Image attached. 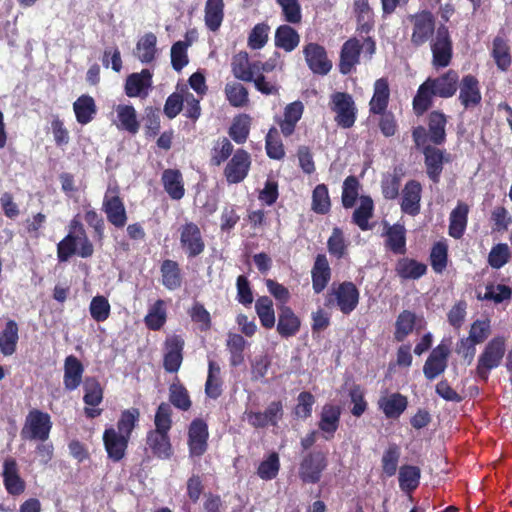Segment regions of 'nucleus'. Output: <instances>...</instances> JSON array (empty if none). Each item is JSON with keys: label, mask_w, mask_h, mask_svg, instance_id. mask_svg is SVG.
Returning <instances> with one entry per match:
<instances>
[{"label": "nucleus", "mask_w": 512, "mask_h": 512, "mask_svg": "<svg viewBox=\"0 0 512 512\" xmlns=\"http://www.w3.org/2000/svg\"><path fill=\"white\" fill-rule=\"evenodd\" d=\"M300 43L298 32L289 25H280L275 31V46L286 52L293 51Z\"/></svg>", "instance_id": "obj_44"}, {"label": "nucleus", "mask_w": 512, "mask_h": 512, "mask_svg": "<svg viewBox=\"0 0 512 512\" xmlns=\"http://www.w3.org/2000/svg\"><path fill=\"white\" fill-rule=\"evenodd\" d=\"M2 477L4 487L9 495L19 496L25 491L26 483L19 474L15 458L8 457L4 460Z\"/></svg>", "instance_id": "obj_17"}, {"label": "nucleus", "mask_w": 512, "mask_h": 512, "mask_svg": "<svg viewBox=\"0 0 512 512\" xmlns=\"http://www.w3.org/2000/svg\"><path fill=\"white\" fill-rule=\"evenodd\" d=\"M255 310L263 327L270 329L275 325L273 302L268 296L256 300Z\"/></svg>", "instance_id": "obj_50"}, {"label": "nucleus", "mask_w": 512, "mask_h": 512, "mask_svg": "<svg viewBox=\"0 0 512 512\" xmlns=\"http://www.w3.org/2000/svg\"><path fill=\"white\" fill-rule=\"evenodd\" d=\"M161 183L170 199L179 201L185 195L184 179L179 169L168 168L162 172Z\"/></svg>", "instance_id": "obj_25"}, {"label": "nucleus", "mask_w": 512, "mask_h": 512, "mask_svg": "<svg viewBox=\"0 0 512 512\" xmlns=\"http://www.w3.org/2000/svg\"><path fill=\"white\" fill-rule=\"evenodd\" d=\"M231 68L237 79L251 82L260 73V62H250L248 53L241 51L233 57Z\"/></svg>", "instance_id": "obj_23"}, {"label": "nucleus", "mask_w": 512, "mask_h": 512, "mask_svg": "<svg viewBox=\"0 0 512 512\" xmlns=\"http://www.w3.org/2000/svg\"><path fill=\"white\" fill-rule=\"evenodd\" d=\"M449 354V345L443 342L432 350L423 367L426 378L434 379L445 371Z\"/></svg>", "instance_id": "obj_20"}, {"label": "nucleus", "mask_w": 512, "mask_h": 512, "mask_svg": "<svg viewBox=\"0 0 512 512\" xmlns=\"http://www.w3.org/2000/svg\"><path fill=\"white\" fill-rule=\"evenodd\" d=\"M191 41H177L171 47V65L173 69L180 72L189 62L187 49Z\"/></svg>", "instance_id": "obj_60"}, {"label": "nucleus", "mask_w": 512, "mask_h": 512, "mask_svg": "<svg viewBox=\"0 0 512 512\" xmlns=\"http://www.w3.org/2000/svg\"><path fill=\"white\" fill-rule=\"evenodd\" d=\"M304 111L302 102L295 101L288 104L284 110L283 119L279 121L281 133L288 137L295 131L297 122L301 119Z\"/></svg>", "instance_id": "obj_37"}, {"label": "nucleus", "mask_w": 512, "mask_h": 512, "mask_svg": "<svg viewBox=\"0 0 512 512\" xmlns=\"http://www.w3.org/2000/svg\"><path fill=\"white\" fill-rule=\"evenodd\" d=\"M89 312L92 319L96 322L106 321L111 313V306L108 299L102 295L93 297L90 302Z\"/></svg>", "instance_id": "obj_61"}, {"label": "nucleus", "mask_w": 512, "mask_h": 512, "mask_svg": "<svg viewBox=\"0 0 512 512\" xmlns=\"http://www.w3.org/2000/svg\"><path fill=\"white\" fill-rule=\"evenodd\" d=\"M424 155L427 174L434 182H437L442 172L443 152L438 148L428 146L424 149Z\"/></svg>", "instance_id": "obj_45"}, {"label": "nucleus", "mask_w": 512, "mask_h": 512, "mask_svg": "<svg viewBox=\"0 0 512 512\" xmlns=\"http://www.w3.org/2000/svg\"><path fill=\"white\" fill-rule=\"evenodd\" d=\"M157 37L154 33H145L137 42L135 47V56L145 64L153 62L156 58Z\"/></svg>", "instance_id": "obj_43"}, {"label": "nucleus", "mask_w": 512, "mask_h": 512, "mask_svg": "<svg viewBox=\"0 0 512 512\" xmlns=\"http://www.w3.org/2000/svg\"><path fill=\"white\" fill-rule=\"evenodd\" d=\"M146 449L161 460L170 459L173 455V447L169 432L149 430L146 434Z\"/></svg>", "instance_id": "obj_16"}, {"label": "nucleus", "mask_w": 512, "mask_h": 512, "mask_svg": "<svg viewBox=\"0 0 512 512\" xmlns=\"http://www.w3.org/2000/svg\"><path fill=\"white\" fill-rule=\"evenodd\" d=\"M18 341L19 326L15 320L9 319L0 332V352L4 356L13 355L17 350Z\"/></svg>", "instance_id": "obj_32"}, {"label": "nucleus", "mask_w": 512, "mask_h": 512, "mask_svg": "<svg viewBox=\"0 0 512 512\" xmlns=\"http://www.w3.org/2000/svg\"><path fill=\"white\" fill-rule=\"evenodd\" d=\"M102 440L110 460L119 462L125 457L130 441L129 438L116 432V429L111 426L104 430Z\"/></svg>", "instance_id": "obj_13"}, {"label": "nucleus", "mask_w": 512, "mask_h": 512, "mask_svg": "<svg viewBox=\"0 0 512 512\" xmlns=\"http://www.w3.org/2000/svg\"><path fill=\"white\" fill-rule=\"evenodd\" d=\"M359 291L354 283L343 282L333 285L328 304L336 305L343 314H350L358 305Z\"/></svg>", "instance_id": "obj_6"}, {"label": "nucleus", "mask_w": 512, "mask_h": 512, "mask_svg": "<svg viewBox=\"0 0 512 512\" xmlns=\"http://www.w3.org/2000/svg\"><path fill=\"white\" fill-rule=\"evenodd\" d=\"M162 285L168 290H176L182 286L183 276L178 262L165 259L160 266Z\"/></svg>", "instance_id": "obj_33"}, {"label": "nucleus", "mask_w": 512, "mask_h": 512, "mask_svg": "<svg viewBox=\"0 0 512 512\" xmlns=\"http://www.w3.org/2000/svg\"><path fill=\"white\" fill-rule=\"evenodd\" d=\"M173 425L172 408L169 403L161 402L155 412L153 431L170 432Z\"/></svg>", "instance_id": "obj_59"}, {"label": "nucleus", "mask_w": 512, "mask_h": 512, "mask_svg": "<svg viewBox=\"0 0 512 512\" xmlns=\"http://www.w3.org/2000/svg\"><path fill=\"white\" fill-rule=\"evenodd\" d=\"M390 90L388 81L380 78L374 83V93L369 103L370 112L383 114L388 106Z\"/></svg>", "instance_id": "obj_38"}, {"label": "nucleus", "mask_w": 512, "mask_h": 512, "mask_svg": "<svg viewBox=\"0 0 512 512\" xmlns=\"http://www.w3.org/2000/svg\"><path fill=\"white\" fill-rule=\"evenodd\" d=\"M251 125V118L246 114H240L234 118L229 129L230 137L236 143H244L248 138Z\"/></svg>", "instance_id": "obj_56"}, {"label": "nucleus", "mask_w": 512, "mask_h": 512, "mask_svg": "<svg viewBox=\"0 0 512 512\" xmlns=\"http://www.w3.org/2000/svg\"><path fill=\"white\" fill-rule=\"evenodd\" d=\"M279 318L277 324L278 333L285 338L296 335L300 329V319L292 309L286 305L279 306Z\"/></svg>", "instance_id": "obj_34"}, {"label": "nucleus", "mask_w": 512, "mask_h": 512, "mask_svg": "<svg viewBox=\"0 0 512 512\" xmlns=\"http://www.w3.org/2000/svg\"><path fill=\"white\" fill-rule=\"evenodd\" d=\"M73 110L77 122L81 125L90 123L97 113L95 100L89 95H81L78 97L73 103Z\"/></svg>", "instance_id": "obj_42"}, {"label": "nucleus", "mask_w": 512, "mask_h": 512, "mask_svg": "<svg viewBox=\"0 0 512 512\" xmlns=\"http://www.w3.org/2000/svg\"><path fill=\"white\" fill-rule=\"evenodd\" d=\"M340 416V406L333 404H325L322 407L320 421L318 425L321 431H323L326 434V439L332 438L334 433L338 429Z\"/></svg>", "instance_id": "obj_31"}, {"label": "nucleus", "mask_w": 512, "mask_h": 512, "mask_svg": "<svg viewBox=\"0 0 512 512\" xmlns=\"http://www.w3.org/2000/svg\"><path fill=\"white\" fill-rule=\"evenodd\" d=\"M491 334V323L490 320L478 319L471 324L469 335L466 339H462V346H466L467 343L481 344Z\"/></svg>", "instance_id": "obj_46"}, {"label": "nucleus", "mask_w": 512, "mask_h": 512, "mask_svg": "<svg viewBox=\"0 0 512 512\" xmlns=\"http://www.w3.org/2000/svg\"><path fill=\"white\" fill-rule=\"evenodd\" d=\"M311 273L313 289L316 293H320L326 287L331 277V270L325 255H317Z\"/></svg>", "instance_id": "obj_41"}, {"label": "nucleus", "mask_w": 512, "mask_h": 512, "mask_svg": "<svg viewBox=\"0 0 512 512\" xmlns=\"http://www.w3.org/2000/svg\"><path fill=\"white\" fill-rule=\"evenodd\" d=\"M447 123L446 116L439 112L433 111L429 115V138L435 144L444 142L446 133L445 126Z\"/></svg>", "instance_id": "obj_49"}, {"label": "nucleus", "mask_w": 512, "mask_h": 512, "mask_svg": "<svg viewBox=\"0 0 512 512\" xmlns=\"http://www.w3.org/2000/svg\"><path fill=\"white\" fill-rule=\"evenodd\" d=\"M221 369L214 361H209L208 376L205 383V393L209 398L216 399L222 393L220 378Z\"/></svg>", "instance_id": "obj_53"}, {"label": "nucleus", "mask_w": 512, "mask_h": 512, "mask_svg": "<svg viewBox=\"0 0 512 512\" xmlns=\"http://www.w3.org/2000/svg\"><path fill=\"white\" fill-rule=\"evenodd\" d=\"M163 367L166 372L176 373L183 361L184 341L178 336H170L164 342Z\"/></svg>", "instance_id": "obj_15"}, {"label": "nucleus", "mask_w": 512, "mask_h": 512, "mask_svg": "<svg viewBox=\"0 0 512 512\" xmlns=\"http://www.w3.org/2000/svg\"><path fill=\"white\" fill-rule=\"evenodd\" d=\"M169 404L181 411H188L192 406V400L187 388L183 385L180 378L175 376L169 385Z\"/></svg>", "instance_id": "obj_35"}, {"label": "nucleus", "mask_w": 512, "mask_h": 512, "mask_svg": "<svg viewBox=\"0 0 512 512\" xmlns=\"http://www.w3.org/2000/svg\"><path fill=\"white\" fill-rule=\"evenodd\" d=\"M83 402L86 407L84 414L89 419H94L102 414V409L97 408L103 401V388L96 377H86L83 383Z\"/></svg>", "instance_id": "obj_10"}, {"label": "nucleus", "mask_w": 512, "mask_h": 512, "mask_svg": "<svg viewBox=\"0 0 512 512\" xmlns=\"http://www.w3.org/2000/svg\"><path fill=\"white\" fill-rule=\"evenodd\" d=\"M433 54L432 64L436 68H444L450 64L452 58V42L446 26L437 29L436 37L431 43Z\"/></svg>", "instance_id": "obj_11"}, {"label": "nucleus", "mask_w": 512, "mask_h": 512, "mask_svg": "<svg viewBox=\"0 0 512 512\" xmlns=\"http://www.w3.org/2000/svg\"><path fill=\"white\" fill-rule=\"evenodd\" d=\"M459 101L465 108L475 107L481 101L479 81L473 75H466L458 83Z\"/></svg>", "instance_id": "obj_29"}, {"label": "nucleus", "mask_w": 512, "mask_h": 512, "mask_svg": "<svg viewBox=\"0 0 512 512\" xmlns=\"http://www.w3.org/2000/svg\"><path fill=\"white\" fill-rule=\"evenodd\" d=\"M84 365L74 355H69L64 360L63 385L65 390L74 391L82 383Z\"/></svg>", "instance_id": "obj_26"}, {"label": "nucleus", "mask_w": 512, "mask_h": 512, "mask_svg": "<svg viewBox=\"0 0 512 512\" xmlns=\"http://www.w3.org/2000/svg\"><path fill=\"white\" fill-rule=\"evenodd\" d=\"M223 19V0H207L205 6V23L211 31L220 28Z\"/></svg>", "instance_id": "obj_51"}, {"label": "nucleus", "mask_w": 512, "mask_h": 512, "mask_svg": "<svg viewBox=\"0 0 512 512\" xmlns=\"http://www.w3.org/2000/svg\"><path fill=\"white\" fill-rule=\"evenodd\" d=\"M374 204L369 196L360 197V205L353 213V222L361 229H369V219L373 215Z\"/></svg>", "instance_id": "obj_52"}, {"label": "nucleus", "mask_w": 512, "mask_h": 512, "mask_svg": "<svg viewBox=\"0 0 512 512\" xmlns=\"http://www.w3.org/2000/svg\"><path fill=\"white\" fill-rule=\"evenodd\" d=\"M459 75L454 70H448L436 78H427L418 88L413 99V109L416 114L422 115L433 102L434 97L450 98L457 91Z\"/></svg>", "instance_id": "obj_1"}, {"label": "nucleus", "mask_w": 512, "mask_h": 512, "mask_svg": "<svg viewBox=\"0 0 512 512\" xmlns=\"http://www.w3.org/2000/svg\"><path fill=\"white\" fill-rule=\"evenodd\" d=\"M311 208L317 214H327L330 211L331 200L325 184H319L314 188Z\"/></svg>", "instance_id": "obj_57"}, {"label": "nucleus", "mask_w": 512, "mask_h": 512, "mask_svg": "<svg viewBox=\"0 0 512 512\" xmlns=\"http://www.w3.org/2000/svg\"><path fill=\"white\" fill-rule=\"evenodd\" d=\"M361 51L369 59L376 51V44L370 37L364 38L362 41L357 38L348 39L341 48L339 70L346 75L351 73L360 61Z\"/></svg>", "instance_id": "obj_3"}, {"label": "nucleus", "mask_w": 512, "mask_h": 512, "mask_svg": "<svg viewBox=\"0 0 512 512\" xmlns=\"http://www.w3.org/2000/svg\"><path fill=\"white\" fill-rule=\"evenodd\" d=\"M208 427L199 418L194 419L188 430V446L191 456H201L207 450Z\"/></svg>", "instance_id": "obj_18"}, {"label": "nucleus", "mask_w": 512, "mask_h": 512, "mask_svg": "<svg viewBox=\"0 0 512 512\" xmlns=\"http://www.w3.org/2000/svg\"><path fill=\"white\" fill-rule=\"evenodd\" d=\"M327 466L328 460L324 452H310L300 463L299 477L304 483L315 484L320 481L322 472Z\"/></svg>", "instance_id": "obj_8"}, {"label": "nucleus", "mask_w": 512, "mask_h": 512, "mask_svg": "<svg viewBox=\"0 0 512 512\" xmlns=\"http://www.w3.org/2000/svg\"><path fill=\"white\" fill-rule=\"evenodd\" d=\"M102 209L106 214L107 220L116 228H123L127 223V212L125 205L118 195L105 196Z\"/></svg>", "instance_id": "obj_24"}, {"label": "nucleus", "mask_w": 512, "mask_h": 512, "mask_svg": "<svg viewBox=\"0 0 512 512\" xmlns=\"http://www.w3.org/2000/svg\"><path fill=\"white\" fill-rule=\"evenodd\" d=\"M469 206L463 202H459L450 213L449 218V235L455 239L463 236L468 221Z\"/></svg>", "instance_id": "obj_39"}, {"label": "nucleus", "mask_w": 512, "mask_h": 512, "mask_svg": "<svg viewBox=\"0 0 512 512\" xmlns=\"http://www.w3.org/2000/svg\"><path fill=\"white\" fill-rule=\"evenodd\" d=\"M180 231V245L188 258L200 255L205 248L200 228L193 222L182 225Z\"/></svg>", "instance_id": "obj_12"}, {"label": "nucleus", "mask_w": 512, "mask_h": 512, "mask_svg": "<svg viewBox=\"0 0 512 512\" xmlns=\"http://www.w3.org/2000/svg\"><path fill=\"white\" fill-rule=\"evenodd\" d=\"M360 183L355 176L347 177L342 187V204L345 208H352L359 194Z\"/></svg>", "instance_id": "obj_64"}, {"label": "nucleus", "mask_w": 512, "mask_h": 512, "mask_svg": "<svg viewBox=\"0 0 512 512\" xmlns=\"http://www.w3.org/2000/svg\"><path fill=\"white\" fill-rule=\"evenodd\" d=\"M270 26L267 23L256 24L248 36V47L253 50L263 48L269 38Z\"/></svg>", "instance_id": "obj_63"}, {"label": "nucleus", "mask_w": 512, "mask_h": 512, "mask_svg": "<svg viewBox=\"0 0 512 512\" xmlns=\"http://www.w3.org/2000/svg\"><path fill=\"white\" fill-rule=\"evenodd\" d=\"M167 321L166 302L163 299H157L149 306L148 312L144 317V324L151 331H159Z\"/></svg>", "instance_id": "obj_36"}, {"label": "nucleus", "mask_w": 512, "mask_h": 512, "mask_svg": "<svg viewBox=\"0 0 512 512\" xmlns=\"http://www.w3.org/2000/svg\"><path fill=\"white\" fill-rule=\"evenodd\" d=\"M407 398L400 393H384L378 400L379 409L387 418H398L407 408Z\"/></svg>", "instance_id": "obj_28"}, {"label": "nucleus", "mask_w": 512, "mask_h": 512, "mask_svg": "<svg viewBox=\"0 0 512 512\" xmlns=\"http://www.w3.org/2000/svg\"><path fill=\"white\" fill-rule=\"evenodd\" d=\"M420 469L416 466L405 465L399 470V486L405 492L415 490L419 485Z\"/></svg>", "instance_id": "obj_55"}, {"label": "nucleus", "mask_w": 512, "mask_h": 512, "mask_svg": "<svg viewBox=\"0 0 512 512\" xmlns=\"http://www.w3.org/2000/svg\"><path fill=\"white\" fill-rule=\"evenodd\" d=\"M94 254V245L90 239L83 240L78 235L67 234L57 243V259L59 263L68 262L74 255L90 258Z\"/></svg>", "instance_id": "obj_5"}, {"label": "nucleus", "mask_w": 512, "mask_h": 512, "mask_svg": "<svg viewBox=\"0 0 512 512\" xmlns=\"http://www.w3.org/2000/svg\"><path fill=\"white\" fill-rule=\"evenodd\" d=\"M266 152L271 159L281 160L285 156V149L276 128H271L266 135Z\"/></svg>", "instance_id": "obj_62"}, {"label": "nucleus", "mask_w": 512, "mask_h": 512, "mask_svg": "<svg viewBox=\"0 0 512 512\" xmlns=\"http://www.w3.org/2000/svg\"><path fill=\"white\" fill-rule=\"evenodd\" d=\"M426 270L425 264L409 258H402L396 264L397 274L404 279H418Z\"/></svg>", "instance_id": "obj_47"}, {"label": "nucleus", "mask_w": 512, "mask_h": 512, "mask_svg": "<svg viewBox=\"0 0 512 512\" xmlns=\"http://www.w3.org/2000/svg\"><path fill=\"white\" fill-rule=\"evenodd\" d=\"M52 427L53 422L50 414L33 408L29 410L25 417L20 436L24 441H48Z\"/></svg>", "instance_id": "obj_4"}, {"label": "nucleus", "mask_w": 512, "mask_h": 512, "mask_svg": "<svg viewBox=\"0 0 512 512\" xmlns=\"http://www.w3.org/2000/svg\"><path fill=\"white\" fill-rule=\"evenodd\" d=\"M250 156L244 150H239L226 166V180L231 183L241 182L248 173Z\"/></svg>", "instance_id": "obj_30"}, {"label": "nucleus", "mask_w": 512, "mask_h": 512, "mask_svg": "<svg viewBox=\"0 0 512 512\" xmlns=\"http://www.w3.org/2000/svg\"><path fill=\"white\" fill-rule=\"evenodd\" d=\"M152 76L149 69L128 75L124 85L125 94L130 98H146L152 87Z\"/></svg>", "instance_id": "obj_19"}, {"label": "nucleus", "mask_w": 512, "mask_h": 512, "mask_svg": "<svg viewBox=\"0 0 512 512\" xmlns=\"http://www.w3.org/2000/svg\"><path fill=\"white\" fill-rule=\"evenodd\" d=\"M116 118L112 123L118 130L126 131L131 135H136L140 129V122L137 118V111L132 104H118L114 108Z\"/></svg>", "instance_id": "obj_21"}, {"label": "nucleus", "mask_w": 512, "mask_h": 512, "mask_svg": "<svg viewBox=\"0 0 512 512\" xmlns=\"http://www.w3.org/2000/svg\"><path fill=\"white\" fill-rule=\"evenodd\" d=\"M283 416V407L280 401L272 402L264 412L247 413L248 422L254 427L276 425Z\"/></svg>", "instance_id": "obj_27"}, {"label": "nucleus", "mask_w": 512, "mask_h": 512, "mask_svg": "<svg viewBox=\"0 0 512 512\" xmlns=\"http://www.w3.org/2000/svg\"><path fill=\"white\" fill-rule=\"evenodd\" d=\"M422 186L416 180L408 181L401 193L400 207L403 213L416 216L420 212Z\"/></svg>", "instance_id": "obj_22"}, {"label": "nucleus", "mask_w": 512, "mask_h": 512, "mask_svg": "<svg viewBox=\"0 0 512 512\" xmlns=\"http://www.w3.org/2000/svg\"><path fill=\"white\" fill-rule=\"evenodd\" d=\"M411 24V43L415 46L425 44L435 31V19L431 12L421 11L408 18Z\"/></svg>", "instance_id": "obj_9"}, {"label": "nucleus", "mask_w": 512, "mask_h": 512, "mask_svg": "<svg viewBox=\"0 0 512 512\" xmlns=\"http://www.w3.org/2000/svg\"><path fill=\"white\" fill-rule=\"evenodd\" d=\"M385 244L395 254H404L406 251V229L401 224L385 226Z\"/></svg>", "instance_id": "obj_40"}, {"label": "nucleus", "mask_w": 512, "mask_h": 512, "mask_svg": "<svg viewBox=\"0 0 512 512\" xmlns=\"http://www.w3.org/2000/svg\"><path fill=\"white\" fill-rule=\"evenodd\" d=\"M226 345L231 354V364L234 366L242 364L244 361V350L247 346V342L244 340V338L239 334L230 333L228 335Z\"/></svg>", "instance_id": "obj_58"}, {"label": "nucleus", "mask_w": 512, "mask_h": 512, "mask_svg": "<svg viewBox=\"0 0 512 512\" xmlns=\"http://www.w3.org/2000/svg\"><path fill=\"white\" fill-rule=\"evenodd\" d=\"M507 339L498 335L490 339L478 356L475 374L483 381H487L490 372L498 368L506 353Z\"/></svg>", "instance_id": "obj_2"}, {"label": "nucleus", "mask_w": 512, "mask_h": 512, "mask_svg": "<svg viewBox=\"0 0 512 512\" xmlns=\"http://www.w3.org/2000/svg\"><path fill=\"white\" fill-rule=\"evenodd\" d=\"M331 110L335 113V122L342 128H350L356 121L357 108L352 97L343 92L331 96Z\"/></svg>", "instance_id": "obj_7"}, {"label": "nucleus", "mask_w": 512, "mask_h": 512, "mask_svg": "<svg viewBox=\"0 0 512 512\" xmlns=\"http://www.w3.org/2000/svg\"><path fill=\"white\" fill-rule=\"evenodd\" d=\"M303 53L308 67L316 74L326 75L332 68V62L328 59L326 50L317 43H308L304 46Z\"/></svg>", "instance_id": "obj_14"}, {"label": "nucleus", "mask_w": 512, "mask_h": 512, "mask_svg": "<svg viewBox=\"0 0 512 512\" xmlns=\"http://www.w3.org/2000/svg\"><path fill=\"white\" fill-rule=\"evenodd\" d=\"M279 470V455L276 452H271L260 462L257 469V475L262 480H272L277 477Z\"/></svg>", "instance_id": "obj_54"}, {"label": "nucleus", "mask_w": 512, "mask_h": 512, "mask_svg": "<svg viewBox=\"0 0 512 512\" xmlns=\"http://www.w3.org/2000/svg\"><path fill=\"white\" fill-rule=\"evenodd\" d=\"M140 418V411L138 408H130L123 410L117 421L116 432L121 433L127 438L131 439L133 430L138 425Z\"/></svg>", "instance_id": "obj_48"}]
</instances>
